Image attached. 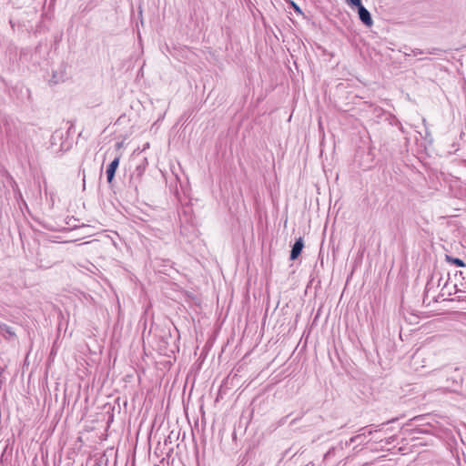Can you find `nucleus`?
Masks as SVG:
<instances>
[{"instance_id":"nucleus-1","label":"nucleus","mask_w":466,"mask_h":466,"mask_svg":"<svg viewBox=\"0 0 466 466\" xmlns=\"http://www.w3.org/2000/svg\"><path fill=\"white\" fill-rule=\"evenodd\" d=\"M358 12L360 19L363 22V24H365L367 26H371L373 21L370 12L362 5L358 6Z\"/></svg>"},{"instance_id":"nucleus-2","label":"nucleus","mask_w":466,"mask_h":466,"mask_svg":"<svg viewBox=\"0 0 466 466\" xmlns=\"http://www.w3.org/2000/svg\"><path fill=\"white\" fill-rule=\"evenodd\" d=\"M119 162H120V157H116L110 164L109 166L107 167V169H106V177H107V181L109 183L112 182L114 177H115V173H116V170L117 169L118 167V165H119Z\"/></svg>"},{"instance_id":"nucleus-3","label":"nucleus","mask_w":466,"mask_h":466,"mask_svg":"<svg viewBox=\"0 0 466 466\" xmlns=\"http://www.w3.org/2000/svg\"><path fill=\"white\" fill-rule=\"evenodd\" d=\"M304 247L303 239L302 238H299L296 240L294 243L292 249L290 251V259L294 260L299 258L300 255L302 248Z\"/></svg>"},{"instance_id":"nucleus-4","label":"nucleus","mask_w":466,"mask_h":466,"mask_svg":"<svg viewBox=\"0 0 466 466\" xmlns=\"http://www.w3.org/2000/svg\"><path fill=\"white\" fill-rule=\"evenodd\" d=\"M446 260L451 263V264H453L457 267H460V268H463L466 266V264L464 263L463 260H461V258H452L451 256H449V255H446Z\"/></svg>"},{"instance_id":"nucleus-5","label":"nucleus","mask_w":466,"mask_h":466,"mask_svg":"<svg viewBox=\"0 0 466 466\" xmlns=\"http://www.w3.org/2000/svg\"><path fill=\"white\" fill-rule=\"evenodd\" d=\"M347 2L350 5H354V6H357V7L361 5V1L360 0H347Z\"/></svg>"},{"instance_id":"nucleus-6","label":"nucleus","mask_w":466,"mask_h":466,"mask_svg":"<svg viewBox=\"0 0 466 466\" xmlns=\"http://www.w3.org/2000/svg\"><path fill=\"white\" fill-rule=\"evenodd\" d=\"M117 147L120 148L122 147V143H117Z\"/></svg>"},{"instance_id":"nucleus-7","label":"nucleus","mask_w":466,"mask_h":466,"mask_svg":"<svg viewBox=\"0 0 466 466\" xmlns=\"http://www.w3.org/2000/svg\"><path fill=\"white\" fill-rule=\"evenodd\" d=\"M293 5H294L295 9L299 11V7L296 6L294 4H293Z\"/></svg>"}]
</instances>
